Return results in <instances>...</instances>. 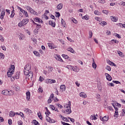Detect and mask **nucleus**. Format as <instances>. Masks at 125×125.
I'll return each instance as SVG.
<instances>
[{"label":"nucleus","mask_w":125,"mask_h":125,"mask_svg":"<svg viewBox=\"0 0 125 125\" xmlns=\"http://www.w3.org/2000/svg\"><path fill=\"white\" fill-rule=\"evenodd\" d=\"M2 94H3V95H13L14 94V92L13 91H8L7 90H3L2 91Z\"/></svg>","instance_id":"1"},{"label":"nucleus","mask_w":125,"mask_h":125,"mask_svg":"<svg viewBox=\"0 0 125 125\" xmlns=\"http://www.w3.org/2000/svg\"><path fill=\"white\" fill-rule=\"evenodd\" d=\"M15 79H19V73H17L15 77L12 76V77L11 78V81L12 82H14V81H15Z\"/></svg>","instance_id":"2"},{"label":"nucleus","mask_w":125,"mask_h":125,"mask_svg":"<svg viewBox=\"0 0 125 125\" xmlns=\"http://www.w3.org/2000/svg\"><path fill=\"white\" fill-rule=\"evenodd\" d=\"M46 83H56L55 80L47 79L46 80Z\"/></svg>","instance_id":"3"},{"label":"nucleus","mask_w":125,"mask_h":125,"mask_svg":"<svg viewBox=\"0 0 125 125\" xmlns=\"http://www.w3.org/2000/svg\"><path fill=\"white\" fill-rule=\"evenodd\" d=\"M105 76L107 81H109V82H111V81H112V77H111V75H110L109 74L105 73Z\"/></svg>","instance_id":"4"},{"label":"nucleus","mask_w":125,"mask_h":125,"mask_svg":"<svg viewBox=\"0 0 125 125\" xmlns=\"http://www.w3.org/2000/svg\"><path fill=\"white\" fill-rule=\"evenodd\" d=\"M26 100L29 101L31 98V93L30 91H28L26 93Z\"/></svg>","instance_id":"5"},{"label":"nucleus","mask_w":125,"mask_h":125,"mask_svg":"<svg viewBox=\"0 0 125 125\" xmlns=\"http://www.w3.org/2000/svg\"><path fill=\"white\" fill-rule=\"evenodd\" d=\"M108 119L109 118L106 116H104V117H102V116L100 117V120L103 122H107Z\"/></svg>","instance_id":"6"},{"label":"nucleus","mask_w":125,"mask_h":125,"mask_svg":"<svg viewBox=\"0 0 125 125\" xmlns=\"http://www.w3.org/2000/svg\"><path fill=\"white\" fill-rule=\"evenodd\" d=\"M55 58L56 60H58V61H60L61 62H63V60L61 58V57L59 55H56Z\"/></svg>","instance_id":"7"},{"label":"nucleus","mask_w":125,"mask_h":125,"mask_svg":"<svg viewBox=\"0 0 125 125\" xmlns=\"http://www.w3.org/2000/svg\"><path fill=\"white\" fill-rule=\"evenodd\" d=\"M66 108H68L67 109L65 110L66 114H71V113H72V110H71V106H67Z\"/></svg>","instance_id":"8"},{"label":"nucleus","mask_w":125,"mask_h":125,"mask_svg":"<svg viewBox=\"0 0 125 125\" xmlns=\"http://www.w3.org/2000/svg\"><path fill=\"white\" fill-rule=\"evenodd\" d=\"M34 21L35 22H39V23H43V21H42V20H41V19H40L38 17H36L34 19Z\"/></svg>","instance_id":"9"},{"label":"nucleus","mask_w":125,"mask_h":125,"mask_svg":"<svg viewBox=\"0 0 125 125\" xmlns=\"http://www.w3.org/2000/svg\"><path fill=\"white\" fill-rule=\"evenodd\" d=\"M24 70H26L29 71V70H31V64L29 63L26 64L24 67Z\"/></svg>","instance_id":"10"},{"label":"nucleus","mask_w":125,"mask_h":125,"mask_svg":"<svg viewBox=\"0 0 125 125\" xmlns=\"http://www.w3.org/2000/svg\"><path fill=\"white\" fill-rule=\"evenodd\" d=\"M29 11L31 14H33L34 15H37V16L38 15V14L37 13V12L34 10V9H33L32 8H31Z\"/></svg>","instance_id":"11"},{"label":"nucleus","mask_w":125,"mask_h":125,"mask_svg":"<svg viewBox=\"0 0 125 125\" xmlns=\"http://www.w3.org/2000/svg\"><path fill=\"white\" fill-rule=\"evenodd\" d=\"M80 96L81 97H83V98H86V95L85 94V93L84 92H81L79 94Z\"/></svg>","instance_id":"12"},{"label":"nucleus","mask_w":125,"mask_h":125,"mask_svg":"<svg viewBox=\"0 0 125 125\" xmlns=\"http://www.w3.org/2000/svg\"><path fill=\"white\" fill-rule=\"evenodd\" d=\"M62 8H63V4L62 3H60L57 5V8L59 10H60L61 9H62Z\"/></svg>","instance_id":"13"},{"label":"nucleus","mask_w":125,"mask_h":125,"mask_svg":"<svg viewBox=\"0 0 125 125\" xmlns=\"http://www.w3.org/2000/svg\"><path fill=\"white\" fill-rule=\"evenodd\" d=\"M49 25H51V26H52V27H53V28H55V25H56L55 22H52V21H49Z\"/></svg>","instance_id":"14"},{"label":"nucleus","mask_w":125,"mask_h":125,"mask_svg":"<svg viewBox=\"0 0 125 125\" xmlns=\"http://www.w3.org/2000/svg\"><path fill=\"white\" fill-rule=\"evenodd\" d=\"M9 117H11L12 118L14 117V116H15V112L12 111H10L9 114Z\"/></svg>","instance_id":"15"},{"label":"nucleus","mask_w":125,"mask_h":125,"mask_svg":"<svg viewBox=\"0 0 125 125\" xmlns=\"http://www.w3.org/2000/svg\"><path fill=\"white\" fill-rule=\"evenodd\" d=\"M93 60V63H92V67L94 69H96V67H97V66L96 65V63H95V62H94V59H92Z\"/></svg>","instance_id":"16"},{"label":"nucleus","mask_w":125,"mask_h":125,"mask_svg":"<svg viewBox=\"0 0 125 125\" xmlns=\"http://www.w3.org/2000/svg\"><path fill=\"white\" fill-rule=\"evenodd\" d=\"M38 116L39 118V119H40V120H41V121H42V114L41 113V111H39L38 113H37Z\"/></svg>","instance_id":"17"},{"label":"nucleus","mask_w":125,"mask_h":125,"mask_svg":"<svg viewBox=\"0 0 125 125\" xmlns=\"http://www.w3.org/2000/svg\"><path fill=\"white\" fill-rule=\"evenodd\" d=\"M60 88L62 89V91H65V90H66V86H65V85H61Z\"/></svg>","instance_id":"18"},{"label":"nucleus","mask_w":125,"mask_h":125,"mask_svg":"<svg viewBox=\"0 0 125 125\" xmlns=\"http://www.w3.org/2000/svg\"><path fill=\"white\" fill-rule=\"evenodd\" d=\"M67 51H70V52H71V53H75V50H74L71 47L67 48Z\"/></svg>","instance_id":"19"},{"label":"nucleus","mask_w":125,"mask_h":125,"mask_svg":"<svg viewBox=\"0 0 125 125\" xmlns=\"http://www.w3.org/2000/svg\"><path fill=\"white\" fill-rule=\"evenodd\" d=\"M111 18L112 21H113V22H117L118 21V18L115 17H111Z\"/></svg>","instance_id":"20"},{"label":"nucleus","mask_w":125,"mask_h":125,"mask_svg":"<svg viewBox=\"0 0 125 125\" xmlns=\"http://www.w3.org/2000/svg\"><path fill=\"white\" fill-rule=\"evenodd\" d=\"M22 22L24 24V25H26V24H27L28 22H29V19H26V20H23Z\"/></svg>","instance_id":"21"},{"label":"nucleus","mask_w":125,"mask_h":125,"mask_svg":"<svg viewBox=\"0 0 125 125\" xmlns=\"http://www.w3.org/2000/svg\"><path fill=\"white\" fill-rule=\"evenodd\" d=\"M32 124H34L35 125H40V124L38 121H37L36 120H34L32 121Z\"/></svg>","instance_id":"22"},{"label":"nucleus","mask_w":125,"mask_h":125,"mask_svg":"<svg viewBox=\"0 0 125 125\" xmlns=\"http://www.w3.org/2000/svg\"><path fill=\"white\" fill-rule=\"evenodd\" d=\"M23 72H24V74L25 76H28V75H29V70H23Z\"/></svg>","instance_id":"23"},{"label":"nucleus","mask_w":125,"mask_h":125,"mask_svg":"<svg viewBox=\"0 0 125 125\" xmlns=\"http://www.w3.org/2000/svg\"><path fill=\"white\" fill-rule=\"evenodd\" d=\"M14 15H15V13H14V10L13 9L12 11V14L10 16V17H11V18H13V17H14Z\"/></svg>","instance_id":"24"},{"label":"nucleus","mask_w":125,"mask_h":125,"mask_svg":"<svg viewBox=\"0 0 125 125\" xmlns=\"http://www.w3.org/2000/svg\"><path fill=\"white\" fill-rule=\"evenodd\" d=\"M33 53L36 55V56H40V53L37 51H34Z\"/></svg>","instance_id":"25"},{"label":"nucleus","mask_w":125,"mask_h":125,"mask_svg":"<svg viewBox=\"0 0 125 125\" xmlns=\"http://www.w3.org/2000/svg\"><path fill=\"white\" fill-rule=\"evenodd\" d=\"M22 26H25V24H24L22 21L19 23V27H21Z\"/></svg>","instance_id":"26"},{"label":"nucleus","mask_w":125,"mask_h":125,"mask_svg":"<svg viewBox=\"0 0 125 125\" xmlns=\"http://www.w3.org/2000/svg\"><path fill=\"white\" fill-rule=\"evenodd\" d=\"M90 119L91 120H97V118H96V117L95 116V115H91L90 117Z\"/></svg>","instance_id":"27"},{"label":"nucleus","mask_w":125,"mask_h":125,"mask_svg":"<svg viewBox=\"0 0 125 125\" xmlns=\"http://www.w3.org/2000/svg\"><path fill=\"white\" fill-rule=\"evenodd\" d=\"M4 55L2 53H0V59H4Z\"/></svg>","instance_id":"28"},{"label":"nucleus","mask_w":125,"mask_h":125,"mask_svg":"<svg viewBox=\"0 0 125 125\" xmlns=\"http://www.w3.org/2000/svg\"><path fill=\"white\" fill-rule=\"evenodd\" d=\"M48 46L50 48H51V49H54V47H53V46H52V44L49 43H48Z\"/></svg>","instance_id":"29"},{"label":"nucleus","mask_w":125,"mask_h":125,"mask_svg":"<svg viewBox=\"0 0 125 125\" xmlns=\"http://www.w3.org/2000/svg\"><path fill=\"white\" fill-rule=\"evenodd\" d=\"M14 69H15V66H14V65H11V67L9 68V71L14 70Z\"/></svg>","instance_id":"30"},{"label":"nucleus","mask_w":125,"mask_h":125,"mask_svg":"<svg viewBox=\"0 0 125 125\" xmlns=\"http://www.w3.org/2000/svg\"><path fill=\"white\" fill-rule=\"evenodd\" d=\"M22 13H23V14H24L25 16H26V17H28L29 16V15H28V12H27V11H23V12H22Z\"/></svg>","instance_id":"31"},{"label":"nucleus","mask_w":125,"mask_h":125,"mask_svg":"<svg viewBox=\"0 0 125 125\" xmlns=\"http://www.w3.org/2000/svg\"><path fill=\"white\" fill-rule=\"evenodd\" d=\"M52 100H53V98L49 97V99L48 100V104H50V103L52 102Z\"/></svg>","instance_id":"32"},{"label":"nucleus","mask_w":125,"mask_h":125,"mask_svg":"<svg viewBox=\"0 0 125 125\" xmlns=\"http://www.w3.org/2000/svg\"><path fill=\"white\" fill-rule=\"evenodd\" d=\"M38 91L39 92H40L41 93H42V92H43V90L42 89V87H40L38 89Z\"/></svg>","instance_id":"33"},{"label":"nucleus","mask_w":125,"mask_h":125,"mask_svg":"<svg viewBox=\"0 0 125 125\" xmlns=\"http://www.w3.org/2000/svg\"><path fill=\"white\" fill-rule=\"evenodd\" d=\"M24 112H26V113H31V112H32V111L30 109H29V108H25L24 109Z\"/></svg>","instance_id":"34"},{"label":"nucleus","mask_w":125,"mask_h":125,"mask_svg":"<svg viewBox=\"0 0 125 125\" xmlns=\"http://www.w3.org/2000/svg\"><path fill=\"white\" fill-rule=\"evenodd\" d=\"M92 31H89V39H91L92 38Z\"/></svg>","instance_id":"35"},{"label":"nucleus","mask_w":125,"mask_h":125,"mask_svg":"<svg viewBox=\"0 0 125 125\" xmlns=\"http://www.w3.org/2000/svg\"><path fill=\"white\" fill-rule=\"evenodd\" d=\"M105 69L106 70L109 71V72L111 71V67H110V66H106Z\"/></svg>","instance_id":"36"},{"label":"nucleus","mask_w":125,"mask_h":125,"mask_svg":"<svg viewBox=\"0 0 125 125\" xmlns=\"http://www.w3.org/2000/svg\"><path fill=\"white\" fill-rule=\"evenodd\" d=\"M55 13H56V17H60V13H59V12H55Z\"/></svg>","instance_id":"37"},{"label":"nucleus","mask_w":125,"mask_h":125,"mask_svg":"<svg viewBox=\"0 0 125 125\" xmlns=\"http://www.w3.org/2000/svg\"><path fill=\"white\" fill-rule=\"evenodd\" d=\"M62 56L63 57V58H64V59H68L69 58V56L66 55L62 54Z\"/></svg>","instance_id":"38"},{"label":"nucleus","mask_w":125,"mask_h":125,"mask_svg":"<svg viewBox=\"0 0 125 125\" xmlns=\"http://www.w3.org/2000/svg\"><path fill=\"white\" fill-rule=\"evenodd\" d=\"M8 125H12V120H11V119L8 120Z\"/></svg>","instance_id":"39"},{"label":"nucleus","mask_w":125,"mask_h":125,"mask_svg":"<svg viewBox=\"0 0 125 125\" xmlns=\"http://www.w3.org/2000/svg\"><path fill=\"white\" fill-rule=\"evenodd\" d=\"M7 75L8 78H11V75H12L11 74V73L9 71H8V72L7 73Z\"/></svg>","instance_id":"40"},{"label":"nucleus","mask_w":125,"mask_h":125,"mask_svg":"<svg viewBox=\"0 0 125 125\" xmlns=\"http://www.w3.org/2000/svg\"><path fill=\"white\" fill-rule=\"evenodd\" d=\"M36 28H37V30H40V29H41V28H42V25L37 24Z\"/></svg>","instance_id":"41"},{"label":"nucleus","mask_w":125,"mask_h":125,"mask_svg":"<svg viewBox=\"0 0 125 125\" xmlns=\"http://www.w3.org/2000/svg\"><path fill=\"white\" fill-rule=\"evenodd\" d=\"M112 82L114 83H116V84H118L119 83H120V84H121V82H120L119 81H113Z\"/></svg>","instance_id":"42"},{"label":"nucleus","mask_w":125,"mask_h":125,"mask_svg":"<svg viewBox=\"0 0 125 125\" xmlns=\"http://www.w3.org/2000/svg\"><path fill=\"white\" fill-rule=\"evenodd\" d=\"M94 13L96 15H99L100 14V13L99 12V11H97V10H95L94 11Z\"/></svg>","instance_id":"43"},{"label":"nucleus","mask_w":125,"mask_h":125,"mask_svg":"<svg viewBox=\"0 0 125 125\" xmlns=\"http://www.w3.org/2000/svg\"><path fill=\"white\" fill-rule=\"evenodd\" d=\"M68 119H70V122H71V123H75V119L71 118V117H68Z\"/></svg>","instance_id":"44"},{"label":"nucleus","mask_w":125,"mask_h":125,"mask_svg":"<svg viewBox=\"0 0 125 125\" xmlns=\"http://www.w3.org/2000/svg\"><path fill=\"white\" fill-rule=\"evenodd\" d=\"M52 70H53V67L51 66H49V69H48L49 72H52Z\"/></svg>","instance_id":"45"},{"label":"nucleus","mask_w":125,"mask_h":125,"mask_svg":"<svg viewBox=\"0 0 125 125\" xmlns=\"http://www.w3.org/2000/svg\"><path fill=\"white\" fill-rule=\"evenodd\" d=\"M49 123H50V124H53V123H55V121H54V120L51 119L49 121Z\"/></svg>","instance_id":"46"},{"label":"nucleus","mask_w":125,"mask_h":125,"mask_svg":"<svg viewBox=\"0 0 125 125\" xmlns=\"http://www.w3.org/2000/svg\"><path fill=\"white\" fill-rule=\"evenodd\" d=\"M72 21H73V23H75V24H77V23H78V21L75 19H73Z\"/></svg>","instance_id":"47"},{"label":"nucleus","mask_w":125,"mask_h":125,"mask_svg":"<svg viewBox=\"0 0 125 125\" xmlns=\"http://www.w3.org/2000/svg\"><path fill=\"white\" fill-rule=\"evenodd\" d=\"M101 23L103 24V27H104L105 25H107V22H106V21H102Z\"/></svg>","instance_id":"48"},{"label":"nucleus","mask_w":125,"mask_h":125,"mask_svg":"<svg viewBox=\"0 0 125 125\" xmlns=\"http://www.w3.org/2000/svg\"><path fill=\"white\" fill-rule=\"evenodd\" d=\"M117 104L118 107H119V108H121L122 107V105L118 103V102H116L115 105Z\"/></svg>","instance_id":"49"},{"label":"nucleus","mask_w":125,"mask_h":125,"mask_svg":"<svg viewBox=\"0 0 125 125\" xmlns=\"http://www.w3.org/2000/svg\"><path fill=\"white\" fill-rule=\"evenodd\" d=\"M118 53L119 55V56H121V57H122L123 56V53L121 51H118Z\"/></svg>","instance_id":"50"},{"label":"nucleus","mask_w":125,"mask_h":125,"mask_svg":"<svg viewBox=\"0 0 125 125\" xmlns=\"http://www.w3.org/2000/svg\"><path fill=\"white\" fill-rule=\"evenodd\" d=\"M119 24L120 25V27H123V28H125V24H124L123 23H119Z\"/></svg>","instance_id":"51"},{"label":"nucleus","mask_w":125,"mask_h":125,"mask_svg":"<svg viewBox=\"0 0 125 125\" xmlns=\"http://www.w3.org/2000/svg\"><path fill=\"white\" fill-rule=\"evenodd\" d=\"M50 107L51 109H52V110H55V107H54V106H53V105H50Z\"/></svg>","instance_id":"52"},{"label":"nucleus","mask_w":125,"mask_h":125,"mask_svg":"<svg viewBox=\"0 0 125 125\" xmlns=\"http://www.w3.org/2000/svg\"><path fill=\"white\" fill-rule=\"evenodd\" d=\"M38 31H39V30H38V29H35L34 30V33H35V35L38 34Z\"/></svg>","instance_id":"53"},{"label":"nucleus","mask_w":125,"mask_h":125,"mask_svg":"<svg viewBox=\"0 0 125 125\" xmlns=\"http://www.w3.org/2000/svg\"><path fill=\"white\" fill-rule=\"evenodd\" d=\"M61 23L62 24V25H65V21H64V20H63V19H62Z\"/></svg>","instance_id":"54"},{"label":"nucleus","mask_w":125,"mask_h":125,"mask_svg":"<svg viewBox=\"0 0 125 125\" xmlns=\"http://www.w3.org/2000/svg\"><path fill=\"white\" fill-rule=\"evenodd\" d=\"M64 119L65 120H64ZM62 120H64V122H69V121H68V119L66 117H62Z\"/></svg>","instance_id":"55"},{"label":"nucleus","mask_w":125,"mask_h":125,"mask_svg":"<svg viewBox=\"0 0 125 125\" xmlns=\"http://www.w3.org/2000/svg\"><path fill=\"white\" fill-rule=\"evenodd\" d=\"M103 13H104V14H108V11L107 10H103Z\"/></svg>","instance_id":"56"},{"label":"nucleus","mask_w":125,"mask_h":125,"mask_svg":"<svg viewBox=\"0 0 125 125\" xmlns=\"http://www.w3.org/2000/svg\"><path fill=\"white\" fill-rule=\"evenodd\" d=\"M34 77V75H28V80H30V79H33V77Z\"/></svg>","instance_id":"57"},{"label":"nucleus","mask_w":125,"mask_h":125,"mask_svg":"<svg viewBox=\"0 0 125 125\" xmlns=\"http://www.w3.org/2000/svg\"><path fill=\"white\" fill-rule=\"evenodd\" d=\"M0 40L1 42H4V40H3V37L1 36V35H0Z\"/></svg>","instance_id":"58"},{"label":"nucleus","mask_w":125,"mask_h":125,"mask_svg":"<svg viewBox=\"0 0 125 125\" xmlns=\"http://www.w3.org/2000/svg\"><path fill=\"white\" fill-rule=\"evenodd\" d=\"M39 81H40V82H42V81H43V78L42 77V76H40Z\"/></svg>","instance_id":"59"},{"label":"nucleus","mask_w":125,"mask_h":125,"mask_svg":"<svg viewBox=\"0 0 125 125\" xmlns=\"http://www.w3.org/2000/svg\"><path fill=\"white\" fill-rule=\"evenodd\" d=\"M20 115L21 117V118H24V114H23L22 112H20Z\"/></svg>","instance_id":"60"},{"label":"nucleus","mask_w":125,"mask_h":125,"mask_svg":"<svg viewBox=\"0 0 125 125\" xmlns=\"http://www.w3.org/2000/svg\"><path fill=\"white\" fill-rule=\"evenodd\" d=\"M18 124L19 125H22L23 123H22V121H20L18 122Z\"/></svg>","instance_id":"61"},{"label":"nucleus","mask_w":125,"mask_h":125,"mask_svg":"<svg viewBox=\"0 0 125 125\" xmlns=\"http://www.w3.org/2000/svg\"><path fill=\"white\" fill-rule=\"evenodd\" d=\"M115 37H117V38H118V39H121V36H120V35H119V34H117V33H116L115 34Z\"/></svg>","instance_id":"62"},{"label":"nucleus","mask_w":125,"mask_h":125,"mask_svg":"<svg viewBox=\"0 0 125 125\" xmlns=\"http://www.w3.org/2000/svg\"><path fill=\"white\" fill-rule=\"evenodd\" d=\"M4 121V119H3V118L0 117V123H1Z\"/></svg>","instance_id":"63"},{"label":"nucleus","mask_w":125,"mask_h":125,"mask_svg":"<svg viewBox=\"0 0 125 125\" xmlns=\"http://www.w3.org/2000/svg\"><path fill=\"white\" fill-rule=\"evenodd\" d=\"M123 112H122V114L123 115L122 116H125V109H123Z\"/></svg>","instance_id":"64"}]
</instances>
